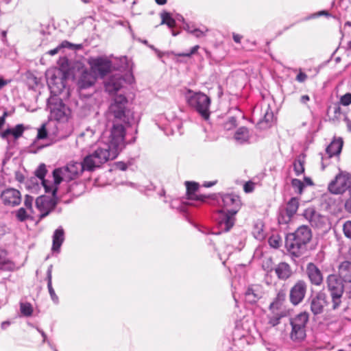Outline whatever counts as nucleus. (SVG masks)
Returning a JSON list of instances; mask_svg holds the SVG:
<instances>
[{
	"instance_id": "14",
	"label": "nucleus",
	"mask_w": 351,
	"mask_h": 351,
	"mask_svg": "<svg viewBox=\"0 0 351 351\" xmlns=\"http://www.w3.org/2000/svg\"><path fill=\"white\" fill-rule=\"evenodd\" d=\"M51 196L41 195L36 199V206L40 212V218H44L55 208L57 204L56 193Z\"/></svg>"
},
{
	"instance_id": "59",
	"label": "nucleus",
	"mask_w": 351,
	"mask_h": 351,
	"mask_svg": "<svg viewBox=\"0 0 351 351\" xmlns=\"http://www.w3.org/2000/svg\"><path fill=\"white\" fill-rule=\"evenodd\" d=\"M60 49H61L60 47V46H58L57 47H56L55 49H51V50H49L48 51V53L51 56H54L56 54H57L58 53V51H60Z\"/></svg>"
},
{
	"instance_id": "46",
	"label": "nucleus",
	"mask_w": 351,
	"mask_h": 351,
	"mask_svg": "<svg viewBox=\"0 0 351 351\" xmlns=\"http://www.w3.org/2000/svg\"><path fill=\"white\" fill-rule=\"evenodd\" d=\"M340 104L342 106H347L351 104V93H348L340 98Z\"/></svg>"
},
{
	"instance_id": "23",
	"label": "nucleus",
	"mask_w": 351,
	"mask_h": 351,
	"mask_svg": "<svg viewBox=\"0 0 351 351\" xmlns=\"http://www.w3.org/2000/svg\"><path fill=\"white\" fill-rule=\"evenodd\" d=\"M95 75L87 70L84 71L77 81V86L80 89H86L92 86L96 81Z\"/></svg>"
},
{
	"instance_id": "10",
	"label": "nucleus",
	"mask_w": 351,
	"mask_h": 351,
	"mask_svg": "<svg viewBox=\"0 0 351 351\" xmlns=\"http://www.w3.org/2000/svg\"><path fill=\"white\" fill-rule=\"evenodd\" d=\"M308 314L302 312L291 319L292 330L290 335L293 341L302 340L306 336V325L308 321Z\"/></svg>"
},
{
	"instance_id": "29",
	"label": "nucleus",
	"mask_w": 351,
	"mask_h": 351,
	"mask_svg": "<svg viewBox=\"0 0 351 351\" xmlns=\"http://www.w3.org/2000/svg\"><path fill=\"white\" fill-rule=\"evenodd\" d=\"M250 131L245 127H241L238 128L234 135V139L239 144L247 143L250 140Z\"/></svg>"
},
{
	"instance_id": "15",
	"label": "nucleus",
	"mask_w": 351,
	"mask_h": 351,
	"mask_svg": "<svg viewBox=\"0 0 351 351\" xmlns=\"http://www.w3.org/2000/svg\"><path fill=\"white\" fill-rule=\"evenodd\" d=\"M299 207V199L292 197L287 203L285 207L280 210L278 220L280 224H287L296 213Z\"/></svg>"
},
{
	"instance_id": "43",
	"label": "nucleus",
	"mask_w": 351,
	"mask_h": 351,
	"mask_svg": "<svg viewBox=\"0 0 351 351\" xmlns=\"http://www.w3.org/2000/svg\"><path fill=\"white\" fill-rule=\"evenodd\" d=\"M280 238L278 235H272L268 240L269 245L276 249L280 247Z\"/></svg>"
},
{
	"instance_id": "52",
	"label": "nucleus",
	"mask_w": 351,
	"mask_h": 351,
	"mask_svg": "<svg viewBox=\"0 0 351 351\" xmlns=\"http://www.w3.org/2000/svg\"><path fill=\"white\" fill-rule=\"evenodd\" d=\"M32 202H33V198L29 195H26L24 204H25V207L27 208V209L29 210V212H32Z\"/></svg>"
},
{
	"instance_id": "4",
	"label": "nucleus",
	"mask_w": 351,
	"mask_h": 351,
	"mask_svg": "<svg viewBox=\"0 0 351 351\" xmlns=\"http://www.w3.org/2000/svg\"><path fill=\"white\" fill-rule=\"evenodd\" d=\"M311 232L308 227L302 226L286 239L288 250L295 256H300L305 250L306 245L311 239Z\"/></svg>"
},
{
	"instance_id": "34",
	"label": "nucleus",
	"mask_w": 351,
	"mask_h": 351,
	"mask_svg": "<svg viewBox=\"0 0 351 351\" xmlns=\"http://www.w3.org/2000/svg\"><path fill=\"white\" fill-rule=\"evenodd\" d=\"M85 186L82 182H74L68 186V193L77 197L84 192Z\"/></svg>"
},
{
	"instance_id": "8",
	"label": "nucleus",
	"mask_w": 351,
	"mask_h": 351,
	"mask_svg": "<svg viewBox=\"0 0 351 351\" xmlns=\"http://www.w3.org/2000/svg\"><path fill=\"white\" fill-rule=\"evenodd\" d=\"M327 289L332 300V308L337 309L341 304V298L344 292L343 282L335 274H330L326 280Z\"/></svg>"
},
{
	"instance_id": "49",
	"label": "nucleus",
	"mask_w": 351,
	"mask_h": 351,
	"mask_svg": "<svg viewBox=\"0 0 351 351\" xmlns=\"http://www.w3.org/2000/svg\"><path fill=\"white\" fill-rule=\"evenodd\" d=\"M199 48V45H195L191 49L189 52L180 53H178V56H180V57H190L192 55L196 53Z\"/></svg>"
},
{
	"instance_id": "1",
	"label": "nucleus",
	"mask_w": 351,
	"mask_h": 351,
	"mask_svg": "<svg viewBox=\"0 0 351 351\" xmlns=\"http://www.w3.org/2000/svg\"><path fill=\"white\" fill-rule=\"evenodd\" d=\"M221 202L220 205L223 210H219L216 220L217 221L219 231L217 234L222 232L229 231L234 223V215L238 213L241 206L240 197L234 194H225L221 197Z\"/></svg>"
},
{
	"instance_id": "39",
	"label": "nucleus",
	"mask_w": 351,
	"mask_h": 351,
	"mask_svg": "<svg viewBox=\"0 0 351 351\" xmlns=\"http://www.w3.org/2000/svg\"><path fill=\"white\" fill-rule=\"evenodd\" d=\"M15 215L19 221H25L30 217V213L24 208L18 209Z\"/></svg>"
},
{
	"instance_id": "6",
	"label": "nucleus",
	"mask_w": 351,
	"mask_h": 351,
	"mask_svg": "<svg viewBox=\"0 0 351 351\" xmlns=\"http://www.w3.org/2000/svg\"><path fill=\"white\" fill-rule=\"evenodd\" d=\"M49 86L51 93L54 94L47 101V109L49 110L50 117L57 121H65L67 119L69 110L62 102V99L56 95L64 88L63 83L61 82L60 86L58 87V90H55V87L50 84Z\"/></svg>"
},
{
	"instance_id": "21",
	"label": "nucleus",
	"mask_w": 351,
	"mask_h": 351,
	"mask_svg": "<svg viewBox=\"0 0 351 351\" xmlns=\"http://www.w3.org/2000/svg\"><path fill=\"white\" fill-rule=\"evenodd\" d=\"M186 186L189 199L204 203L206 202V199L210 197V196L198 194L197 193L199 189V184L196 182H186Z\"/></svg>"
},
{
	"instance_id": "32",
	"label": "nucleus",
	"mask_w": 351,
	"mask_h": 351,
	"mask_svg": "<svg viewBox=\"0 0 351 351\" xmlns=\"http://www.w3.org/2000/svg\"><path fill=\"white\" fill-rule=\"evenodd\" d=\"M24 132V127L22 124H18L14 128L5 130L1 134L3 138H5L9 135H12L14 138L17 139L22 136Z\"/></svg>"
},
{
	"instance_id": "30",
	"label": "nucleus",
	"mask_w": 351,
	"mask_h": 351,
	"mask_svg": "<svg viewBox=\"0 0 351 351\" xmlns=\"http://www.w3.org/2000/svg\"><path fill=\"white\" fill-rule=\"evenodd\" d=\"M343 141L341 138L334 140L326 148V152L330 157L338 155L342 149Z\"/></svg>"
},
{
	"instance_id": "47",
	"label": "nucleus",
	"mask_w": 351,
	"mask_h": 351,
	"mask_svg": "<svg viewBox=\"0 0 351 351\" xmlns=\"http://www.w3.org/2000/svg\"><path fill=\"white\" fill-rule=\"evenodd\" d=\"M15 268L14 264L11 261H2L1 263V269L3 270L12 271Z\"/></svg>"
},
{
	"instance_id": "37",
	"label": "nucleus",
	"mask_w": 351,
	"mask_h": 351,
	"mask_svg": "<svg viewBox=\"0 0 351 351\" xmlns=\"http://www.w3.org/2000/svg\"><path fill=\"white\" fill-rule=\"evenodd\" d=\"M20 310L21 313L26 317L31 316L33 313V307L29 302H21Z\"/></svg>"
},
{
	"instance_id": "19",
	"label": "nucleus",
	"mask_w": 351,
	"mask_h": 351,
	"mask_svg": "<svg viewBox=\"0 0 351 351\" xmlns=\"http://www.w3.org/2000/svg\"><path fill=\"white\" fill-rule=\"evenodd\" d=\"M5 205L14 206L19 205L21 201V193L14 189H4L1 196Z\"/></svg>"
},
{
	"instance_id": "22",
	"label": "nucleus",
	"mask_w": 351,
	"mask_h": 351,
	"mask_svg": "<svg viewBox=\"0 0 351 351\" xmlns=\"http://www.w3.org/2000/svg\"><path fill=\"white\" fill-rule=\"evenodd\" d=\"M326 304L327 301L326 294L319 292L312 298L311 302V310L314 315L321 314Z\"/></svg>"
},
{
	"instance_id": "25",
	"label": "nucleus",
	"mask_w": 351,
	"mask_h": 351,
	"mask_svg": "<svg viewBox=\"0 0 351 351\" xmlns=\"http://www.w3.org/2000/svg\"><path fill=\"white\" fill-rule=\"evenodd\" d=\"M125 82V79L122 77L121 74H116L109 79L106 83V89L108 92L118 91Z\"/></svg>"
},
{
	"instance_id": "17",
	"label": "nucleus",
	"mask_w": 351,
	"mask_h": 351,
	"mask_svg": "<svg viewBox=\"0 0 351 351\" xmlns=\"http://www.w3.org/2000/svg\"><path fill=\"white\" fill-rule=\"evenodd\" d=\"M303 216L313 227L317 228H322L326 223L325 217L316 212L313 208H306L304 211Z\"/></svg>"
},
{
	"instance_id": "35",
	"label": "nucleus",
	"mask_w": 351,
	"mask_h": 351,
	"mask_svg": "<svg viewBox=\"0 0 351 351\" xmlns=\"http://www.w3.org/2000/svg\"><path fill=\"white\" fill-rule=\"evenodd\" d=\"M252 234L257 240L262 241L265 239L266 234L263 229V224L262 222H258L254 225Z\"/></svg>"
},
{
	"instance_id": "60",
	"label": "nucleus",
	"mask_w": 351,
	"mask_h": 351,
	"mask_svg": "<svg viewBox=\"0 0 351 351\" xmlns=\"http://www.w3.org/2000/svg\"><path fill=\"white\" fill-rule=\"evenodd\" d=\"M309 100H310V98H309L308 95H302L300 99V102L304 104H306Z\"/></svg>"
},
{
	"instance_id": "64",
	"label": "nucleus",
	"mask_w": 351,
	"mask_h": 351,
	"mask_svg": "<svg viewBox=\"0 0 351 351\" xmlns=\"http://www.w3.org/2000/svg\"><path fill=\"white\" fill-rule=\"evenodd\" d=\"M10 322L8 321L3 322L1 324V328L3 329H5L10 326Z\"/></svg>"
},
{
	"instance_id": "20",
	"label": "nucleus",
	"mask_w": 351,
	"mask_h": 351,
	"mask_svg": "<svg viewBox=\"0 0 351 351\" xmlns=\"http://www.w3.org/2000/svg\"><path fill=\"white\" fill-rule=\"evenodd\" d=\"M306 273L311 283L315 286H320L323 282V274L317 266L309 263L306 265Z\"/></svg>"
},
{
	"instance_id": "12",
	"label": "nucleus",
	"mask_w": 351,
	"mask_h": 351,
	"mask_svg": "<svg viewBox=\"0 0 351 351\" xmlns=\"http://www.w3.org/2000/svg\"><path fill=\"white\" fill-rule=\"evenodd\" d=\"M46 173L47 169L45 165L40 164L35 171L36 178H32L31 182L34 184V180H36V184L38 185L37 180H38L43 186L46 193H52L55 195L58 191V184L55 183V179L53 178V181L45 179Z\"/></svg>"
},
{
	"instance_id": "31",
	"label": "nucleus",
	"mask_w": 351,
	"mask_h": 351,
	"mask_svg": "<svg viewBox=\"0 0 351 351\" xmlns=\"http://www.w3.org/2000/svg\"><path fill=\"white\" fill-rule=\"evenodd\" d=\"M285 300V294L283 292H278L274 301L270 304L269 310L285 311L283 307V302Z\"/></svg>"
},
{
	"instance_id": "27",
	"label": "nucleus",
	"mask_w": 351,
	"mask_h": 351,
	"mask_svg": "<svg viewBox=\"0 0 351 351\" xmlns=\"http://www.w3.org/2000/svg\"><path fill=\"white\" fill-rule=\"evenodd\" d=\"M64 240V232L62 227L57 228L53 235L52 251L60 252V247Z\"/></svg>"
},
{
	"instance_id": "42",
	"label": "nucleus",
	"mask_w": 351,
	"mask_h": 351,
	"mask_svg": "<svg viewBox=\"0 0 351 351\" xmlns=\"http://www.w3.org/2000/svg\"><path fill=\"white\" fill-rule=\"evenodd\" d=\"M274 118V114L271 110L267 109L265 113L263 119L259 122V123L263 124L265 123L267 124V127L269 126V123L272 121Z\"/></svg>"
},
{
	"instance_id": "56",
	"label": "nucleus",
	"mask_w": 351,
	"mask_h": 351,
	"mask_svg": "<svg viewBox=\"0 0 351 351\" xmlns=\"http://www.w3.org/2000/svg\"><path fill=\"white\" fill-rule=\"evenodd\" d=\"M117 167L118 169H119L121 171H125L128 168V165L126 163L123 162H119L117 163Z\"/></svg>"
},
{
	"instance_id": "48",
	"label": "nucleus",
	"mask_w": 351,
	"mask_h": 351,
	"mask_svg": "<svg viewBox=\"0 0 351 351\" xmlns=\"http://www.w3.org/2000/svg\"><path fill=\"white\" fill-rule=\"evenodd\" d=\"M47 136V131L45 128V124H43L38 130L37 138L44 139Z\"/></svg>"
},
{
	"instance_id": "33",
	"label": "nucleus",
	"mask_w": 351,
	"mask_h": 351,
	"mask_svg": "<svg viewBox=\"0 0 351 351\" xmlns=\"http://www.w3.org/2000/svg\"><path fill=\"white\" fill-rule=\"evenodd\" d=\"M52 266L51 265L48 269H47V288H48V290H49V295H50V297L52 300V301L55 303V304H58L59 302V299H58V295L56 294L55 293V291L52 287Z\"/></svg>"
},
{
	"instance_id": "55",
	"label": "nucleus",
	"mask_w": 351,
	"mask_h": 351,
	"mask_svg": "<svg viewBox=\"0 0 351 351\" xmlns=\"http://www.w3.org/2000/svg\"><path fill=\"white\" fill-rule=\"evenodd\" d=\"M8 232L7 226L3 223H0V238L4 236Z\"/></svg>"
},
{
	"instance_id": "16",
	"label": "nucleus",
	"mask_w": 351,
	"mask_h": 351,
	"mask_svg": "<svg viewBox=\"0 0 351 351\" xmlns=\"http://www.w3.org/2000/svg\"><path fill=\"white\" fill-rule=\"evenodd\" d=\"M307 284L302 280H298L293 286L290 289L289 291V300L290 302L297 306L300 304L306 293Z\"/></svg>"
},
{
	"instance_id": "26",
	"label": "nucleus",
	"mask_w": 351,
	"mask_h": 351,
	"mask_svg": "<svg viewBox=\"0 0 351 351\" xmlns=\"http://www.w3.org/2000/svg\"><path fill=\"white\" fill-rule=\"evenodd\" d=\"M274 270L278 279L281 280H287L292 276L293 274L291 266L285 262H281L278 263L275 267Z\"/></svg>"
},
{
	"instance_id": "18",
	"label": "nucleus",
	"mask_w": 351,
	"mask_h": 351,
	"mask_svg": "<svg viewBox=\"0 0 351 351\" xmlns=\"http://www.w3.org/2000/svg\"><path fill=\"white\" fill-rule=\"evenodd\" d=\"M264 295L263 288L260 285H250L245 292V300L247 303L255 304Z\"/></svg>"
},
{
	"instance_id": "11",
	"label": "nucleus",
	"mask_w": 351,
	"mask_h": 351,
	"mask_svg": "<svg viewBox=\"0 0 351 351\" xmlns=\"http://www.w3.org/2000/svg\"><path fill=\"white\" fill-rule=\"evenodd\" d=\"M351 174L346 171H341L332 180L328 186V191L335 195L342 194L349 190Z\"/></svg>"
},
{
	"instance_id": "51",
	"label": "nucleus",
	"mask_w": 351,
	"mask_h": 351,
	"mask_svg": "<svg viewBox=\"0 0 351 351\" xmlns=\"http://www.w3.org/2000/svg\"><path fill=\"white\" fill-rule=\"evenodd\" d=\"M349 196L345 199L344 209L345 210L351 214V193H348Z\"/></svg>"
},
{
	"instance_id": "3",
	"label": "nucleus",
	"mask_w": 351,
	"mask_h": 351,
	"mask_svg": "<svg viewBox=\"0 0 351 351\" xmlns=\"http://www.w3.org/2000/svg\"><path fill=\"white\" fill-rule=\"evenodd\" d=\"M184 97L187 104L193 108L203 119L206 121L209 119L211 99L208 95L200 91L195 92L187 89Z\"/></svg>"
},
{
	"instance_id": "24",
	"label": "nucleus",
	"mask_w": 351,
	"mask_h": 351,
	"mask_svg": "<svg viewBox=\"0 0 351 351\" xmlns=\"http://www.w3.org/2000/svg\"><path fill=\"white\" fill-rule=\"evenodd\" d=\"M339 278L344 282L351 283V262L344 261L338 266Z\"/></svg>"
},
{
	"instance_id": "50",
	"label": "nucleus",
	"mask_w": 351,
	"mask_h": 351,
	"mask_svg": "<svg viewBox=\"0 0 351 351\" xmlns=\"http://www.w3.org/2000/svg\"><path fill=\"white\" fill-rule=\"evenodd\" d=\"M254 189V183L249 181L245 183L243 186V190L245 193H251Z\"/></svg>"
},
{
	"instance_id": "45",
	"label": "nucleus",
	"mask_w": 351,
	"mask_h": 351,
	"mask_svg": "<svg viewBox=\"0 0 351 351\" xmlns=\"http://www.w3.org/2000/svg\"><path fill=\"white\" fill-rule=\"evenodd\" d=\"M343 232L346 237L351 239V221H346L343 223Z\"/></svg>"
},
{
	"instance_id": "7",
	"label": "nucleus",
	"mask_w": 351,
	"mask_h": 351,
	"mask_svg": "<svg viewBox=\"0 0 351 351\" xmlns=\"http://www.w3.org/2000/svg\"><path fill=\"white\" fill-rule=\"evenodd\" d=\"M112 128L108 136L103 135L101 141L106 143L117 155L125 147V130L121 122H112Z\"/></svg>"
},
{
	"instance_id": "41",
	"label": "nucleus",
	"mask_w": 351,
	"mask_h": 351,
	"mask_svg": "<svg viewBox=\"0 0 351 351\" xmlns=\"http://www.w3.org/2000/svg\"><path fill=\"white\" fill-rule=\"evenodd\" d=\"M291 185L296 193L301 194L304 187V184L299 179H293L291 180Z\"/></svg>"
},
{
	"instance_id": "28",
	"label": "nucleus",
	"mask_w": 351,
	"mask_h": 351,
	"mask_svg": "<svg viewBox=\"0 0 351 351\" xmlns=\"http://www.w3.org/2000/svg\"><path fill=\"white\" fill-rule=\"evenodd\" d=\"M269 313L267 315L268 324L271 326H276L280 322V319L287 315L286 311H274L269 310Z\"/></svg>"
},
{
	"instance_id": "9",
	"label": "nucleus",
	"mask_w": 351,
	"mask_h": 351,
	"mask_svg": "<svg viewBox=\"0 0 351 351\" xmlns=\"http://www.w3.org/2000/svg\"><path fill=\"white\" fill-rule=\"evenodd\" d=\"M127 99L122 95L115 97L107 112V119L112 122H125V110Z\"/></svg>"
},
{
	"instance_id": "53",
	"label": "nucleus",
	"mask_w": 351,
	"mask_h": 351,
	"mask_svg": "<svg viewBox=\"0 0 351 351\" xmlns=\"http://www.w3.org/2000/svg\"><path fill=\"white\" fill-rule=\"evenodd\" d=\"M307 78V75L305 73L302 72L301 69H300L299 73L297 75L295 80L298 82H304L306 80Z\"/></svg>"
},
{
	"instance_id": "38",
	"label": "nucleus",
	"mask_w": 351,
	"mask_h": 351,
	"mask_svg": "<svg viewBox=\"0 0 351 351\" xmlns=\"http://www.w3.org/2000/svg\"><path fill=\"white\" fill-rule=\"evenodd\" d=\"M304 160L301 158L295 160L293 162V169L297 176H300L304 171Z\"/></svg>"
},
{
	"instance_id": "62",
	"label": "nucleus",
	"mask_w": 351,
	"mask_h": 351,
	"mask_svg": "<svg viewBox=\"0 0 351 351\" xmlns=\"http://www.w3.org/2000/svg\"><path fill=\"white\" fill-rule=\"evenodd\" d=\"M184 29L192 34V31L193 30V29L195 28L193 26L191 25L190 24L186 23L184 25Z\"/></svg>"
},
{
	"instance_id": "44",
	"label": "nucleus",
	"mask_w": 351,
	"mask_h": 351,
	"mask_svg": "<svg viewBox=\"0 0 351 351\" xmlns=\"http://www.w3.org/2000/svg\"><path fill=\"white\" fill-rule=\"evenodd\" d=\"M224 128L226 130H230L237 126V119L234 117L228 118V119L224 123Z\"/></svg>"
},
{
	"instance_id": "2",
	"label": "nucleus",
	"mask_w": 351,
	"mask_h": 351,
	"mask_svg": "<svg viewBox=\"0 0 351 351\" xmlns=\"http://www.w3.org/2000/svg\"><path fill=\"white\" fill-rule=\"evenodd\" d=\"M117 156L106 143L100 140L94 151L84 158L86 171H93Z\"/></svg>"
},
{
	"instance_id": "36",
	"label": "nucleus",
	"mask_w": 351,
	"mask_h": 351,
	"mask_svg": "<svg viewBox=\"0 0 351 351\" xmlns=\"http://www.w3.org/2000/svg\"><path fill=\"white\" fill-rule=\"evenodd\" d=\"M161 25L165 24L169 28H173L176 25V20L171 16L169 12H163L160 14Z\"/></svg>"
},
{
	"instance_id": "63",
	"label": "nucleus",
	"mask_w": 351,
	"mask_h": 351,
	"mask_svg": "<svg viewBox=\"0 0 351 351\" xmlns=\"http://www.w3.org/2000/svg\"><path fill=\"white\" fill-rule=\"evenodd\" d=\"M304 182L306 185L311 186L313 184L312 180L310 178L305 177Z\"/></svg>"
},
{
	"instance_id": "58",
	"label": "nucleus",
	"mask_w": 351,
	"mask_h": 351,
	"mask_svg": "<svg viewBox=\"0 0 351 351\" xmlns=\"http://www.w3.org/2000/svg\"><path fill=\"white\" fill-rule=\"evenodd\" d=\"M59 46L60 47L61 49L65 48V47L71 48L73 45L71 43H70L69 42L65 40V41H63Z\"/></svg>"
},
{
	"instance_id": "54",
	"label": "nucleus",
	"mask_w": 351,
	"mask_h": 351,
	"mask_svg": "<svg viewBox=\"0 0 351 351\" xmlns=\"http://www.w3.org/2000/svg\"><path fill=\"white\" fill-rule=\"evenodd\" d=\"M208 29H205V30L199 29H193L192 31V34L194 35L197 38H200L204 36V32Z\"/></svg>"
},
{
	"instance_id": "13",
	"label": "nucleus",
	"mask_w": 351,
	"mask_h": 351,
	"mask_svg": "<svg viewBox=\"0 0 351 351\" xmlns=\"http://www.w3.org/2000/svg\"><path fill=\"white\" fill-rule=\"evenodd\" d=\"M91 72L95 77H104L110 71L112 66L111 62L105 57L90 58L88 61Z\"/></svg>"
},
{
	"instance_id": "5",
	"label": "nucleus",
	"mask_w": 351,
	"mask_h": 351,
	"mask_svg": "<svg viewBox=\"0 0 351 351\" xmlns=\"http://www.w3.org/2000/svg\"><path fill=\"white\" fill-rule=\"evenodd\" d=\"M84 171H86L84 161H71L65 166L56 168L53 171L55 183L58 186L63 181L69 182L78 178Z\"/></svg>"
},
{
	"instance_id": "40",
	"label": "nucleus",
	"mask_w": 351,
	"mask_h": 351,
	"mask_svg": "<svg viewBox=\"0 0 351 351\" xmlns=\"http://www.w3.org/2000/svg\"><path fill=\"white\" fill-rule=\"evenodd\" d=\"M104 128V125L101 128H98L95 129L87 128L86 130L82 134V136L85 138H91L94 134H97V137H98L102 132Z\"/></svg>"
},
{
	"instance_id": "57",
	"label": "nucleus",
	"mask_w": 351,
	"mask_h": 351,
	"mask_svg": "<svg viewBox=\"0 0 351 351\" xmlns=\"http://www.w3.org/2000/svg\"><path fill=\"white\" fill-rule=\"evenodd\" d=\"M232 38L235 43H240L243 36L241 35L233 33Z\"/></svg>"
},
{
	"instance_id": "61",
	"label": "nucleus",
	"mask_w": 351,
	"mask_h": 351,
	"mask_svg": "<svg viewBox=\"0 0 351 351\" xmlns=\"http://www.w3.org/2000/svg\"><path fill=\"white\" fill-rule=\"evenodd\" d=\"M323 15L326 16H330V14L328 12H326L325 10H322V11H320V12H317V14H314L313 16H323Z\"/></svg>"
}]
</instances>
